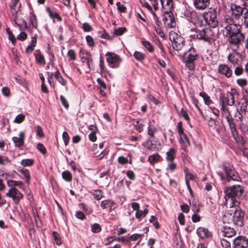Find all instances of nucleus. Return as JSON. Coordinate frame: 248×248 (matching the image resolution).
<instances>
[{"mask_svg":"<svg viewBox=\"0 0 248 248\" xmlns=\"http://www.w3.org/2000/svg\"><path fill=\"white\" fill-rule=\"evenodd\" d=\"M227 24L223 30L224 34L228 37V40L234 51L239 47V45L245 39V35L241 32V26L231 19H227Z\"/></svg>","mask_w":248,"mask_h":248,"instance_id":"1","label":"nucleus"},{"mask_svg":"<svg viewBox=\"0 0 248 248\" xmlns=\"http://www.w3.org/2000/svg\"><path fill=\"white\" fill-rule=\"evenodd\" d=\"M244 192V187L240 185H235L231 186L225 187L224 190L225 203L227 204L228 200L231 198V203L230 205V207H238L240 205V202L235 198H240Z\"/></svg>","mask_w":248,"mask_h":248,"instance_id":"2","label":"nucleus"},{"mask_svg":"<svg viewBox=\"0 0 248 248\" xmlns=\"http://www.w3.org/2000/svg\"><path fill=\"white\" fill-rule=\"evenodd\" d=\"M202 17L203 19V21H200L199 20L196 23L197 25L202 26L205 24H207L211 27L215 28L218 25L217 12L214 8H210L207 12L203 13Z\"/></svg>","mask_w":248,"mask_h":248,"instance_id":"3","label":"nucleus"},{"mask_svg":"<svg viewBox=\"0 0 248 248\" xmlns=\"http://www.w3.org/2000/svg\"><path fill=\"white\" fill-rule=\"evenodd\" d=\"M172 46L173 48L177 52V54L181 57L185 56L188 49V46L185 44L183 38L177 34L176 38L173 39Z\"/></svg>","mask_w":248,"mask_h":248,"instance_id":"4","label":"nucleus"},{"mask_svg":"<svg viewBox=\"0 0 248 248\" xmlns=\"http://www.w3.org/2000/svg\"><path fill=\"white\" fill-rule=\"evenodd\" d=\"M239 95L238 92L235 89H231V91L227 92L226 94H221L220 100L221 104L232 106L234 104L235 99Z\"/></svg>","mask_w":248,"mask_h":248,"instance_id":"5","label":"nucleus"},{"mask_svg":"<svg viewBox=\"0 0 248 248\" xmlns=\"http://www.w3.org/2000/svg\"><path fill=\"white\" fill-rule=\"evenodd\" d=\"M196 37L199 40L210 42L214 40V33L210 28H205L196 31Z\"/></svg>","mask_w":248,"mask_h":248,"instance_id":"6","label":"nucleus"},{"mask_svg":"<svg viewBox=\"0 0 248 248\" xmlns=\"http://www.w3.org/2000/svg\"><path fill=\"white\" fill-rule=\"evenodd\" d=\"M245 213L240 208H236L232 215V223L236 226L242 227L244 225Z\"/></svg>","mask_w":248,"mask_h":248,"instance_id":"7","label":"nucleus"},{"mask_svg":"<svg viewBox=\"0 0 248 248\" xmlns=\"http://www.w3.org/2000/svg\"><path fill=\"white\" fill-rule=\"evenodd\" d=\"M106 56L107 57V62L110 67L117 68L119 66L121 59L118 55L108 52L106 53Z\"/></svg>","mask_w":248,"mask_h":248,"instance_id":"8","label":"nucleus"},{"mask_svg":"<svg viewBox=\"0 0 248 248\" xmlns=\"http://www.w3.org/2000/svg\"><path fill=\"white\" fill-rule=\"evenodd\" d=\"M177 132L180 136V142L184 147H187L190 145V141L186 135L184 133L182 127V123L179 122L177 123Z\"/></svg>","mask_w":248,"mask_h":248,"instance_id":"9","label":"nucleus"},{"mask_svg":"<svg viewBox=\"0 0 248 248\" xmlns=\"http://www.w3.org/2000/svg\"><path fill=\"white\" fill-rule=\"evenodd\" d=\"M162 20L165 27L167 29L173 28L176 26L174 16L172 12L164 13Z\"/></svg>","mask_w":248,"mask_h":248,"instance_id":"10","label":"nucleus"},{"mask_svg":"<svg viewBox=\"0 0 248 248\" xmlns=\"http://www.w3.org/2000/svg\"><path fill=\"white\" fill-rule=\"evenodd\" d=\"M7 197L12 198L14 202L17 204L23 197V195L16 188H10L6 194Z\"/></svg>","mask_w":248,"mask_h":248,"instance_id":"11","label":"nucleus"},{"mask_svg":"<svg viewBox=\"0 0 248 248\" xmlns=\"http://www.w3.org/2000/svg\"><path fill=\"white\" fill-rule=\"evenodd\" d=\"M248 247V239L243 236H239L233 240V248H247Z\"/></svg>","mask_w":248,"mask_h":248,"instance_id":"12","label":"nucleus"},{"mask_svg":"<svg viewBox=\"0 0 248 248\" xmlns=\"http://www.w3.org/2000/svg\"><path fill=\"white\" fill-rule=\"evenodd\" d=\"M184 57V60L194 62L198 58L199 56L197 51L194 48L188 47V49Z\"/></svg>","mask_w":248,"mask_h":248,"instance_id":"13","label":"nucleus"},{"mask_svg":"<svg viewBox=\"0 0 248 248\" xmlns=\"http://www.w3.org/2000/svg\"><path fill=\"white\" fill-rule=\"evenodd\" d=\"M230 7L232 15L235 18L238 19L242 16L243 13L242 7L234 3L231 4Z\"/></svg>","mask_w":248,"mask_h":248,"instance_id":"14","label":"nucleus"},{"mask_svg":"<svg viewBox=\"0 0 248 248\" xmlns=\"http://www.w3.org/2000/svg\"><path fill=\"white\" fill-rule=\"evenodd\" d=\"M144 146L152 151H158L161 149V143L158 140L152 141L148 140L144 144Z\"/></svg>","mask_w":248,"mask_h":248,"instance_id":"15","label":"nucleus"},{"mask_svg":"<svg viewBox=\"0 0 248 248\" xmlns=\"http://www.w3.org/2000/svg\"><path fill=\"white\" fill-rule=\"evenodd\" d=\"M160 1L164 13L172 12L173 8V0H160Z\"/></svg>","mask_w":248,"mask_h":248,"instance_id":"16","label":"nucleus"},{"mask_svg":"<svg viewBox=\"0 0 248 248\" xmlns=\"http://www.w3.org/2000/svg\"><path fill=\"white\" fill-rule=\"evenodd\" d=\"M97 181L98 184L100 185L101 186H108L109 184L108 172L106 171L101 173Z\"/></svg>","mask_w":248,"mask_h":248,"instance_id":"17","label":"nucleus"},{"mask_svg":"<svg viewBox=\"0 0 248 248\" xmlns=\"http://www.w3.org/2000/svg\"><path fill=\"white\" fill-rule=\"evenodd\" d=\"M224 169L228 176L227 181H230L231 179L234 181H238L240 177L238 175V173L234 170L231 169H227L226 166H224Z\"/></svg>","mask_w":248,"mask_h":248,"instance_id":"18","label":"nucleus"},{"mask_svg":"<svg viewBox=\"0 0 248 248\" xmlns=\"http://www.w3.org/2000/svg\"><path fill=\"white\" fill-rule=\"evenodd\" d=\"M153 20L155 21L156 26H155V29L156 33L161 37L163 38L165 36L164 33L163 32L160 28V21L156 13H153Z\"/></svg>","mask_w":248,"mask_h":248,"instance_id":"19","label":"nucleus"},{"mask_svg":"<svg viewBox=\"0 0 248 248\" xmlns=\"http://www.w3.org/2000/svg\"><path fill=\"white\" fill-rule=\"evenodd\" d=\"M210 4V0H194V5L195 8L198 10H204Z\"/></svg>","mask_w":248,"mask_h":248,"instance_id":"20","label":"nucleus"},{"mask_svg":"<svg viewBox=\"0 0 248 248\" xmlns=\"http://www.w3.org/2000/svg\"><path fill=\"white\" fill-rule=\"evenodd\" d=\"M218 71L220 74L224 75L227 78H230L232 75V70L225 64L219 65Z\"/></svg>","mask_w":248,"mask_h":248,"instance_id":"21","label":"nucleus"},{"mask_svg":"<svg viewBox=\"0 0 248 248\" xmlns=\"http://www.w3.org/2000/svg\"><path fill=\"white\" fill-rule=\"evenodd\" d=\"M198 235L202 239H206L210 237L211 233L207 229L203 227H199L197 230Z\"/></svg>","mask_w":248,"mask_h":248,"instance_id":"22","label":"nucleus"},{"mask_svg":"<svg viewBox=\"0 0 248 248\" xmlns=\"http://www.w3.org/2000/svg\"><path fill=\"white\" fill-rule=\"evenodd\" d=\"M240 55L239 53H234L230 54L228 56V60L234 66L239 65L240 62Z\"/></svg>","mask_w":248,"mask_h":248,"instance_id":"23","label":"nucleus"},{"mask_svg":"<svg viewBox=\"0 0 248 248\" xmlns=\"http://www.w3.org/2000/svg\"><path fill=\"white\" fill-rule=\"evenodd\" d=\"M221 233L222 236L231 237L235 234V231L233 228L225 227L221 231Z\"/></svg>","mask_w":248,"mask_h":248,"instance_id":"24","label":"nucleus"},{"mask_svg":"<svg viewBox=\"0 0 248 248\" xmlns=\"http://www.w3.org/2000/svg\"><path fill=\"white\" fill-rule=\"evenodd\" d=\"M115 203L113 201L110 200H106L103 201L101 202L100 206L104 209L109 208L111 210L113 208H115Z\"/></svg>","mask_w":248,"mask_h":248,"instance_id":"25","label":"nucleus"},{"mask_svg":"<svg viewBox=\"0 0 248 248\" xmlns=\"http://www.w3.org/2000/svg\"><path fill=\"white\" fill-rule=\"evenodd\" d=\"M176 151L174 148L170 149L166 153V159L168 162L173 161L175 156Z\"/></svg>","mask_w":248,"mask_h":248,"instance_id":"26","label":"nucleus"},{"mask_svg":"<svg viewBox=\"0 0 248 248\" xmlns=\"http://www.w3.org/2000/svg\"><path fill=\"white\" fill-rule=\"evenodd\" d=\"M149 125L148 127V134L150 138L153 139L155 137V135L158 132L157 129L151 124V122L149 121Z\"/></svg>","mask_w":248,"mask_h":248,"instance_id":"27","label":"nucleus"},{"mask_svg":"<svg viewBox=\"0 0 248 248\" xmlns=\"http://www.w3.org/2000/svg\"><path fill=\"white\" fill-rule=\"evenodd\" d=\"M24 138V133L21 132L19 134L18 137H13V140L15 143L16 146H20L23 144V140Z\"/></svg>","mask_w":248,"mask_h":248,"instance_id":"28","label":"nucleus"},{"mask_svg":"<svg viewBox=\"0 0 248 248\" xmlns=\"http://www.w3.org/2000/svg\"><path fill=\"white\" fill-rule=\"evenodd\" d=\"M34 55L35 56L36 63L41 65H44L45 64V58L39 51H37Z\"/></svg>","mask_w":248,"mask_h":248,"instance_id":"29","label":"nucleus"},{"mask_svg":"<svg viewBox=\"0 0 248 248\" xmlns=\"http://www.w3.org/2000/svg\"><path fill=\"white\" fill-rule=\"evenodd\" d=\"M11 9V12L13 16H15L19 10V5H18V0H12L10 4Z\"/></svg>","mask_w":248,"mask_h":248,"instance_id":"30","label":"nucleus"},{"mask_svg":"<svg viewBox=\"0 0 248 248\" xmlns=\"http://www.w3.org/2000/svg\"><path fill=\"white\" fill-rule=\"evenodd\" d=\"M19 172H20V176L24 178L26 181L29 183L30 178V173L29 170L26 169H22L18 170Z\"/></svg>","mask_w":248,"mask_h":248,"instance_id":"31","label":"nucleus"},{"mask_svg":"<svg viewBox=\"0 0 248 248\" xmlns=\"http://www.w3.org/2000/svg\"><path fill=\"white\" fill-rule=\"evenodd\" d=\"M7 185L11 188H16L18 187L22 188L23 187V183L21 181L15 180H8L7 181Z\"/></svg>","mask_w":248,"mask_h":248,"instance_id":"32","label":"nucleus"},{"mask_svg":"<svg viewBox=\"0 0 248 248\" xmlns=\"http://www.w3.org/2000/svg\"><path fill=\"white\" fill-rule=\"evenodd\" d=\"M200 95L203 99L205 104L209 106V108L211 106L213 105L212 101L210 99V97L204 92H201Z\"/></svg>","mask_w":248,"mask_h":248,"instance_id":"33","label":"nucleus"},{"mask_svg":"<svg viewBox=\"0 0 248 248\" xmlns=\"http://www.w3.org/2000/svg\"><path fill=\"white\" fill-rule=\"evenodd\" d=\"M46 10L49 16L53 19H57L58 21H61L62 18L57 13L52 12L49 7H47Z\"/></svg>","mask_w":248,"mask_h":248,"instance_id":"34","label":"nucleus"},{"mask_svg":"<svg viewBox=\"0 0 248 248\" xmlns=\"http://www.w3.org/2000/svg\"><path fill=\"white\" fill-rule=\"evenodd\" d=\"M136 123L137 124L135 125L136 130L139 132H142L145 126V121L144 120H140L137 121Z\"/></svg>","mask_w":248,"mask_h":248,"instance_id":"35","label":"nucleus"},{"mask_svg":"<svg viewBox=\"0 0 248 248\" xmlns=\"http://www.w3.org/2000/svg\"><path fill=\"white\" fill-rule=\"evenodd\" d=\"M148 212V210L147 209H144L143 210H139L136 212L135 216L136 217L140 219L141 217H144L146 216Z\"/></svg>","mask_w":248,"mask_h":248,"instance_id":"36","label":"nucleus"},{"mask_svg":"<svg viewBox=\"0 0 248 248\" xmlns=\"http://www.w3.org/2000/svg\"><path fill=\"white\" fill-rule=\"evenodd\" d=\"M140 1L142 6L146 8L150 12L153 16V13H155V12L153 11L151 6L145 0H140Z\"/></svg>","mask_w":248,"mask_h":248,"instance_id":"37","label":"nucleus"},{"mask_svg":"<svg viewBox=\"0 0 248 248\" xmlns=\"http://www.w3.org/2000/svg\"><path fill=\"white\" fill-rule=\"evenodd\" d=\"M160 155L158 154H155L150 155L148 158V160L151 164L158 162L160 159Z\"/></svg>","mask_w":248,"mask_h":248,"instance_id":"38","label":"nucleus"},{"mask_svg":"<svg viewBox=\"0 0 248 248\" xmlns=\"http://www.w3.org/2000/svg\"><path fill=\"white\" fill-rule=\"evenodd\" d=\"M184 171L185 172L186 184L187 185V183H189V180H194L196 178V176L189 172L187 169H185Z\"/></svg>","mask_w":248,"mask_h":248,"instance_id":"39","label":"nucleus"},{"mask_svg":"<svg viewBox=\"0 0 248 248\" xmlns=\"http://www.w3.org/2000/svg\"><path fill=\"white\" fill-rule=\"evenodd\" d=\"M134 57L138 61L141 62L145 59V54L140 51H135L134 53Z\"/></svg>","mask_w":248,"mask_h":248,"instance_id":"40","label":"nucleus"},{"mask_svg":"<svg viewBox=\"0 0 248 248\" xmlns=\"http://www.w3.org/2000/svg\"><path fill=\"white\" fill-rule=\"evenodd\" d=\"M225 105L221 104V109L222 116L225 118H226L227 117L231 116V115L229 112L228 109L225 106Z\"/></svg>","mask_w":248,"mask_h":248,"instance_id":"41","label":"nucleus"},{"mask_svg":"<svg viewBox=\"0 0 248 248\" xmlns=\"http://www.w3.org/2000/svg\"><path fill=\"white\" fill-rule=\"evenodd\" d=\"M34 130L36 132V135L40 138L44 137V133L43 129L40 126H37L34 127Z\"/></svg>","mask_w":248,"mask_h":248,"instance_id":"42","label":"nucleus"},{"mask_svg":"<svg viewBox=\"0 0 248 248\" xmlns=\"http://www.w3.org/2000/svg\"><path fill=\"white\" fill-rule=\"evenodd\" d=\"M57 73H58L59 76L61 74L58 70L56 71L54 73H47L48 81L51 86L52 85V81L53 78L54 77L56 79V75L57 76Z\"/></svg>","mask_w":248,"mask_h":248,"instance_id":"43","label":"nucleus"},{"mask_svg":"<svg viewBox=\"0 0 248 248\" xmlns=\"http://www.w3.org/2000/svg\"><path fill=\"white\" fill-rule=\"evenodd\" d=\"M232 214L230 213H226L222 217V221L224 223H231L232 222Z\"/></svg>","mask_w":248,"mask_h":248,"instance_id":"44","label":"nucleus"},{"mask_svg":"<svg viewBox=\"0 0 248 248\" xmlns=\"http://www.w3.org/2000/svg\"><path fill=\"white\" fill-rule=\"evenodd\" d=\"M142 45L146 47V48L150 52H152L154 51V47L152 45L147 41H142Z\"/></svg>","mask_w":248,"mask_h":248,"instance_id":"45","label":"nucleus"},{"mask_svg":"<svg viewBox=\"0 0 248 248\" xmlns=\"http://www.w3.org/2000/svg\"><path fill=\"white\" fill-rule=\"evenodd\" d=\"M184 62L185 63L186 66L188 68L189 70L192 71L194 69L195 65L194 64V62H191L190 61L184 60Z\"/></svg>","mask_w":248,"mask_h":248,"instance_id":"46","label":"nucleus"},{"mask_svg":"<svg viewBox=\"0 0 248 248\" xmlns=\"http://www.w3.org/2000/svg\"><path fill=\"white\" fill-rule=\"evenodd\" d=\"M62 178L66 181H71L72 179V175L68 171H64L62 173Z\"/></svg>","mask_w":248,"mask_h":248,"instance_id":"47","label":"nucleus"},{"mask_svg":"<svg viewBox=\"0 0 248 248\" xmlns=\"http://www.w3.org/2000/svg\"><path fill=\"white\" fill-rule=\"evenodd\" d=\"M93 195L94 199L100 200L103 197V192L100 190H97L94 191Z\"/></svg>","mask_w":248,"mask_h":248,"instance_id":"48","label":"nucleus"},{"mask_svg":"<svg viewBox=\"0 0 248 248\" xmlns=\"http://www.w3.org/2000/svg\"><path fill=\"white\" fill-rule=\"evenodd\" d=\"M25 117V116L23 114H18L15 118L14 122L16 124H20L24 121Z\"/></svg>","mask_w":248,"mask_h":248,"instance_id":"49","label":"nucleus"},{"mask_svg":"<svg viewBox=\"0 0 248 248\" xmlns=\"http://www.w3.org/2000/svg\"><path fill=\"white\" fill-rule=\"evenodd\" d=\"M53 236L56 244L59 246L61 245L62 244V241L59 234L56 232H53Z\"/></svg>","mask_w":248,"mask_h":248,"instance_id":"50","label":"nucleus"},{"mask_svg":"<svg viewBox=\"0 0 248 248\" xmlns=\"http://www.w3.org/2000/svg\"><path fill=\"white\" fill-rule=\"evenodd\" d=\"M6 31L8 34L9 39L12 42V44L14 45L16 41V39L15 38L14 35L13 34L12 32H11L9 28H7L6 29Z\"/></svg>","mask_w":248,"mask_h":248,"instance_id":"51","label":"nucleus"},{"mask_svg":"<svg viewBox=\"0 0 248 248\" xmlns=\"http://www.w3.org/2000/svg\"><path fill=\"white\" fill-rule=\"evenodd\" d=\"M67 55L70 61H75L76 59V54L73 49H70L68 51Z\"/></svg>","mask_w":248,"mask_h":248,"instance_id":"52","label":"nucleus"},{"mask_svg":"<svg viewBox=\"0 0 248 248\" xmlns=\"http://www.w3.org/2000/svg\"><path fill=\"white\" fill-rule=\"evenodd\" d=\"M126 31V29L124 28H119L118 29H115L114 31V33L116 35H121Z\"/></svg>","mask_w":248,"mask_h":248,"instance_id":"53","label":"nucleus"},{"mask_svg":"<svg viewBox=\"0 0 248 248\" xmlns=\"http://www.w3.org/2000/svg\"><path fill=\"white\" fill-rule=\"evenodd\" d=\"M37 149L42 154H45L46 153V149L42 143H38L37 145Z\"/></svg>","mask_w":248,"mask_h":248,"instance_id":"54","label":"nucleus"},{"mask_svg":"<svg viewBox=\"0 0 248 248\" xmlns=\"http://www.w3.org/2000/svg\"><path fill=\"white\" fill-rule=\"evenodd\" d=\"M10 162L9 158L5 156L0 155V164L6 165Z\"/></svg>","mask_w":248,"mask_h":248,"instance_id":"55","label":"nucleus"},{"mask_svg":"<svg viewBox=\"0 0 248 248\" xmlns=\"http://www.w3.org/2000/svg\"><path fill=\"white\" fill-rule=\"evenodd\" d=\"M57 76L56 75V79L63 86H66L67 84V81L65 79H64L61 75L60 74L59 76L58 73L57 74Z\"/></svg>","mask_w":248,"mask_h":248,"instance_id":"56","label":"nucleus"},{"mask_svg":"<svg viewBox=\"0 0 248 248\" xmlns=\"http://www.w3.org/2000/svg\"><path fill=\"white\" fill-rule=\"evenodd\" d=\"M116 5L117 6V9L118 11L121 13H125L126 10V8L124 5L121 4L120 2H117L116 3Z\"/></svg>","mask_w":248,"mask_h":248,"instance_id":"57","label":"nucleus"},{"mask_svg":"<svg viewBox=\"0 0 248 248\" xmlns=\"http://www.w3.org/2000/svg\"><path fill=\"white\" fill-rule=\"evenodd\" d=\"M101 230V227L97 223H94V224L93 225L92 227V231H93V232L95 233L100 232Z\"/></svg>","mask_w":248,"mask_h":248,"instance_id":"58","label":"nucleus"},{"mask_svg":"<svg viewBox=\"0 0 248 248\" xmlns=\"http://www.w3.org/2000/svg\"><path fill=\"white\" fill-rule=\"evenodd\" d=\"M143 235V234H141L135 233L130 236L129 239L131 241H136L141 239Z\"/></svg>","mask_w":248,"mask_h":248,"instance_id":"59","label":"nucleus"},{"mask_svg":"<svg viewBox=\"0 0 248 248\" xmlns=\"http://www.w3.org/2000/svg\"><path fill=\"white\" fill-rule=\"evenodd\" d=\"M153 7V11L155 12L158 9V3L157 0H149Z\"/></svg>","mask_w":248,"mask_h":248,"instance_id":"60","label":"nucleus"},{"mask_svg":"<svg viewBox=\"0 0 248 248\" xmlns=\"http://www.w3.org/2000/svg\"><path fill=\"white\" fill-rule=\"evenodd\" d=\"M170 162V163L168 165L167 170L172 171L176 168L177 165L176 163L173 162V161Z\"/></svg>","mask_w":248,"mask_h":248,"instance_id":"61","label":"nucleus"},{"mask_svg":"<svg viewBox=\"0 0 248 248\" xmlns=\"http://www.w3.org/2000/svg\"><path fill=\"white\" fill-rule=\"evenodd\" d=\"M62 139L65 145H67L69 140V137L67 132H64L62 134Z\"/></svg>","mask_w":248,"mask_h":248,"instance_id":"62","label":"nucleus"},{"mask_svg":"<svg viewBox=\"0 0 248 248\" xmlns=\"http://www.w3.org/2000/svg\"><path fill=\"white\" fill-rule=\"evenodd\" d=\"M180 115L181 116H182L186 120V121L189 120V118L188 114L183 108L181 109L180 112Z\"/></svg>","mask_w":248,"mask_h":248,"instance_id":"63","label":"nucleus"},{"mask_svg":"<svg viewBox=\"0 0 248 248\" xmlns=\"http://www.w3.org/2000/svg\"><path fill=\"white\" fill-rule=\"evenodd\" d=\"M86 39L89 46H93L94 45V41L91 36L87 35L86 37Z\"/></svg>","mask_w":248,"mask_h":248,"instance_id":"64","label":"nucleus"}]
</instances>
